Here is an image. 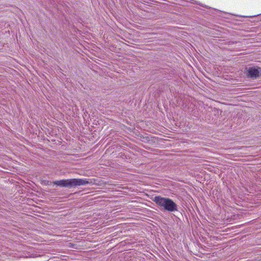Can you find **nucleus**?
<instances>
[{"label":"nucleus","mask_w":261,"mask_h":261,"mask_svg":"<svg viewBox=\"0 0 261 261\" xmlns=\"http://www.w3.org/2000/svg\"><path fill=\"white\" fill-rule=\"evenodd\" d=\"M90 183L87 179L72 178L68 179H62L53 182L54 185L63 188H71L73 187L86 185Z\"/></svg>","instance_id":"nucleus-1"},{"label":"nucleus","mask_w":261,"mask_h":261,"mask_svg":"<svg viewBox=\"0 0 261 261\" xmlns=\"http://www.w3.org/2000/svg\"><path fill=\"white\" fill-rule=\"evenodd\" d=\"M153 201L158 205L166 211L171 212L177 211V204L169 198L158 196L154 198Z\"/></svg>","instance_id":"nucleus-2"},{"label":"nucleus","mask_w":261,"mask_h":261,"mask_svg":"<svg viewBox=\"0 0 261 261\" xmlns=\"http://www.w3.org/2000/svg\"><path fill=\"white\" fill-rule=\"evenodd\" d=\"M260 73V68L251 67L248 70V76L251 78H256L259 76Z\"/></svg>","instance_id":"nucleus-3"}]
</instances>
